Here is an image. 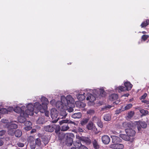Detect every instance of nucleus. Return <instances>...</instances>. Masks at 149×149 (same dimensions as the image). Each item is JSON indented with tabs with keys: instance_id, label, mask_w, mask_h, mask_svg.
<instances>
[{
	"instance_id": "4c0bfd02",
	"label": "nucleus",
	"mask_w": 149,
	"mask_h": 149,
	"mask_svg": "<svg viewBox=\"0 0 149 149\" xmlns=\"http://www.w3.org/2000/svg\"><path fill=\"white\" fill-rule=\"evenodd\" d=\"M106 95V93L103 89H101L100 90V96L101 97H105Z\"/></svg>"
},
{
	"instance_id": "393cba45",
	"label": "nucleus",
	"mask_w": 149,
	"mask_h": 149,
	"mask_svg": "<svg viewBox=\"0 0 149 149\" xmlns=\"http://www.w3.org/2000/svg\"><path fill=\"white\" fill-rule=\"evenodd\" d=\"M14 134L16 137H19L22 135V131L19 130H17L15 131Z\"/></svg>"
},
{
	"instance_id": "6e6552de",
	"label": "nucleus",
	"mask_w": 149,
	"mask_h": 149,
	"mask_svg": "<svg viewBox=\"0 0 149 149\" xmlns=\"http://www.w3.org/2000/svg\"><path fill=\"white\" fill-rule=\"evenodd\" d=\"M34 107L42 113H44L45 112V111L47 109H44L45 106L43 105L42 106L39 103H35Z\"/></svg>"
},
{
	"instance_id": "ea45409f",
	"label": "nucleus",
	"mask_w": 149,
	"mask_h": 149,
	"mask_svg": "<svg viewBox=\"0 0 149 149\" xmlns=\"http://www.w3.org/2000/svg\"><path fill=\"white\" fill-rule=\"evenodd\" d=\"M117 149H123L124 148V146L122 144L118 143L117 144Z\"/></svg>"
},
{
	"instance_id": "9d476101",
	"label": "nucleus",
	"mask_w": 149,
	"mask_h": 149,
	"mask_svg": "<svg viewBox=\"0 0 149 149\" xmlns=\"http://www.w3.org/2000/svg\"><path fill=\"white\" fill-rule=\"evenodd\" d=\"M26 108L25 106H22L21 107H17L14 109V111L16 113H19L20 115L21 113H24V109Z\"/></svg>"
},
{
	"instance_id": "20e7f679",
	"label": "nucleus",
	"mask_w": 149,
	"mask_h": 149,
	"mask_svg": "<svg viewBox=\"0 0 149 149\" xmlns=\"http://www.w3.org/2000/svg\"><path fill=\"white\" fill-rule=\"evenodd\" d=\"M34 106L31 104H29L26 106L27 109H25L24 112L28 115H33L34 110Z\"/></svg>"
},
{
	"instance_id": "4d7b16f0",
	"label": "nucleus",
	"mask_w": 149,
	"mask_h": 149,
	"mask_svg": "<svg viewBox=\"0 0 149 149\" xmlns=\"http://www.w3.org/2000/svg\"><path fill=\"white\" fill-rule=\"evenodd\" d=\"M79 149H88V148H87L86 146L81 145V147H80Z\"/></svg>"
},
{
	"instance_id": "f3484780",
	"label": "nucleus",
	"mask_w": 149,
	"mask_h": 149,
	"mask_svg": "<svg viewBox=\"0 0 149 149\" xmlns=\"http://www.w3.org/2000/svg\"><path fill=\"white\" fill-rule=\"evenodd\" d=\"M118 95L116 94H111L109 97V99L111 101H115L118 99Z\"/></svg>"
},
{
	"instance_id": "a18cd8bd",
	"label": "nucleus",
	"mask_w": 149,
	"mask_h": 149,
	"mask_svg": "<svg viewBox=\"0 0 149 149\" xmlns=\"http://www.w3.org/2000/svg\"><path fill=\"white\" fill-rule=\"evenodd\" d=\"M93 127V125L91 123H89L87 126V128L88 130L92 129Z\"/></svg>"
},
{
	"instance_id": "dca6fc26",
	"label": "nucleus",
	"mask_w": 149,
	"mask_h": 149,
	"mask_svg": "<svg viewBox=\"0 0 149 149\" xmlns=\"http://www.w3.org/2000/svg\"><path fill=\"white\" fill-rule=\"evenodd\" d=\"M124 85L126 91H130L132 87V85L129 81L125 82Z\"/></svg>"
},
{
	"instance_id": "e433bc0d",
	"label": "nucleus",
	"mask_w": 149,
	"mask_h": 149,
	"mask_svg": "<svg viewBox=\"0 0 149 149\" xmlns=\"http://www.w3.org/2000/svg\"><path fill=\"white\" fill-rule=\"evenodd\" d=\"M139 123L141 127L145 128L147 127V125L145 122L141 121L139 122Z\"/></svg>"
},
{
	"instance_id": "6ab92c4d",
	"label": "nucleus",
	"mask_w": 149,
	"mask_h": 149,
	"mask_svg": "<svg viewBox=\"0 0 149 149\" xmlns=\"http://www.w3.org/2000/svg\"><path fill=\"white\" fill-rule=\"evenodd\" d=\"M67 113L65 110L61 111L59 113V119H63L65 118Z\"/></svg>"
},
{
	"instance_id": "338daca9",
	"label": "nucleus",
	"mask_w": 149,
	"mask_h": 149,
	"mask_svg": "<svg viewBox=\"0 0 149 149\" xmlns=\"http://www.w3.org/2000/svg\"><path fill=\"white\" fill-rule=\"evenodd\" d=\"M138 130L139 131H140L141 129V128L139 126L137 127Z\"/></svg>"
},
{
	"instance_id": "8fccbe9b",
	"label": "nucleus",
	"mask_w": 149,
	"mask_h": 149,
	"mask_svg": "<svg viewBox=\"0 0 149 149\" xmlns=\"http://www.w3.org/2000/svg\"><path fill=\"white\" fill-rule=\"evenodd\" d=\"M6 133V131L3 130L0 131V136L4 135Z\"/></svg>"
},
{
	"instance_id": "5701e85b",
	"label": "nucleus",
	"mask_w": 149,
	"mask_h": 149,
	"mask_svg": "<svg viewBox=\"0 0 149 149\" xmlns=\"http://www.w3.org/2000/svg\"><path fill=\"white\" fill-rule=\"evenodd\" d=\"M85 94L84 93L83 94H78L77 95V97L79 101H83L85 99Z\"/></svg>"
},
{
	"instance_id": "de8ad7c7",
	"label": "nucleus",
	"mask_w": 149,
	"mask_h": 149,
	"mask_svg": "<svg viewBox=\"0 0 149 149\" xmlns=\"http://www.w3.org/2000/svg\"><path fill=\"white\" fill-rule=\"evenodd\" d=\"M87 113L90 115H92L94 113V111L93 109H90L87 111Z\"/></svg>"
},
{
	"instance_id": "bb28decb",
	"label": "nucleus",
	"mask_w": 149,
	"mask_h": 149,
	"mask_svg": "<svg viewBox=\"0 0 149 149\" xmlns=\"http://www.w3.org/2000/svg\"><path fill=\"white\" fill-rule=\"evenodd\" d=\"M76 104V105H77V106L79 108H84L86 106L85 104L81 102H77Z\"/></svg>"
},
{
	"instance_id": "58836bf2",
	"label": "nucleus",
	"mask_w": 149,
	"mask_h": 149,
	"mask_svg": "<svg viewBox=\"0 0 149 149\" xmlns=\"http://www.w3.org/2000/svg\"><path fill=\"white\" fill-rule=\"evenodd\" d=\"M123 126L125 127L130 128L132 127V125L130 122H126L123 124Z\"/></svg>"
},
{
	"instance_id": "e2e57ef3",
	"label": "nucleus",
	"mask_w": 149,
	"mask_h": 149,
	"mask_svg": "<svg viewBox=\"0 0 149 149\" xmlns=\"http://www.w3.org/2000/svg\"><path fill=\"white\" fill-rule=\"evenodd\" d=\"M68 111L70 112H71L73 111V109L72 107L70 108L68 110Z\"/></svg>"
},
{
	"instance_id": "aec40b11",
	"label": "nucleus",
	"mask_w": 149,
	"mask_h": 149,
	"mask_svg": "<svg viewBox=\"0 0 149 149\" xmlns=\"http://www.w3.org/2000/svg\"><path fill=\"white\" fill-rule=\"evenodd\" d=\"M82 116V114L81 112L75 113L72 115V117L74 119H78L81 118Z\"/></svg>"
},
{
	"instance_id": "a19ab883",
	"label": "nucleus",
	"mask_w": 149,
	"mask_h": 149,
	"mask_svg": "<svg viewBox=\"0 0 149 149\" xmlns=\"http://www.w3.org/2000/svg\"><path fill=\"white\" fill-rule=\"evenodd\" d=\"M0 113L2 114H6L8 113V111L6 109L2 108L0 109Z\"/></svg>"
},
{
	"instance_id": "09e8293b",
	"label": "nucleus",
	"mask_w": 149,
	"mask_h": 149,
	"mask_svg": "<svg viewBox=\"0 0 149 149\" xmlns=\"http://www.w3.org/2000/svg\"><path fill=\"white\" fill-rule=\"evenodd\" d=\"M17 145L19 147H24V143L20 142L17 143Z\"/></svg>"
},
{
	"instance_id": "6e6d98bb",
	"label": "nucleus",
	"mask_w": 149,
	"mask_h": 149,
	"mask_svg": "<svg viewBox=\"0 0 149 149\" xmlns=\"http://www.w3.org/2000/svg\"><path fill=\"white\" fill-rule=\"evenodd\" d=\"M4 141L2 139H0V146H1L3 145Z\"/></svg>"
},
{
	"instance_id": "cd10ccee",
	"label": "nucleus",
	"mask_w": 149,
	"mask_h": 149,
	"mask_svg": "<svg viewBox=\"0 0 149 149\" xmlns=\"http://www.w3.org/2000/svg\"><path fill=\"white\" fill-rule=\"evenodd\" d=\"M149 24V20L146 19L141 24V26L142 28L145 27L146 26Z\"/></svg>"
},
{
	"instance_id": "79ce46f5",
	"label": "nucleus",
	"mask_w": 149,
	"mask_h": 149,
	"mask_svg": "<svg viewBox=\"0 0 149 149\" xmlns=\"http://www.w3.org/2000/svg\"><path fill=\"white\" fill-rule=\"evenodd\" d=\"M35 143L36 145H38V146H40L41 144L40 139L39 138H37L36 139V140Z\"/></svg>"
},
{
	"instance_id": "72a5a7b5",
	"label": "nucleus",
	"mask_w": 149,
	"mask_h": 149,
	"mask_svg": "<svg viewBox=\"0 0 149 149\" xmlns=\"http://www.w3.org/2000/svg\"><path fill=\"white\" fill-rule=\"evenodd\" d=\"M104 119L105 120L108 121L111 120V117L109 114H106L104 115Z\"/></svg>"
},
{
	"instance_id": "4be33fe9",
	"label": "nucleus",
	"mask_w": 149,
	"mask_h": 149,
	"mask_svg": "<svg viewBox=\"0 0 149 149\" xmlns=\"http://www.w3.org/2000/svg\"><path fill=\"white\" fill-rule=\"evenodd\" d=\"M115 90L116 91H118L119 93L126 91L125 87L123 86H119L115 88Z\"/></svg>"
},
{
	"instance_id": "5fc2aeb1",
	"label": "nucleus",
	"mask_w": 149,
	"mask_h": 149,
	"mask_svg": "<svg viewBox=\"0 0 149 149\" xmlns=\"http://www.w3.org/2000/svg\"><path fill=\"white\" fill-rule=\"evenodd\" d=\"M147 95L146 93H145L143 95H142L140 99H144L146 98V97Z\"/></svg>"
},
{
	"instance_id": "2eb2a0df",
	"label": "nucleus",
	"mask_w": 149,
	"mask_h": 149,
	"mask_svg": "<svg viewBox=\"0 0 149 149\" xmlns=\"http://www.w3.org/2000/svg\"><path fill=\"white\" fill-rule=\"evenodd\" d=\"M56 107L59 109H63L64 104V102L63 100V99L61 100V101H58L56 102Z\"/></svg>"
},
{
	"instance_id": "864d4df0",
	"label": "nucleus",
	"mask_w": 149,
	"mask_h": 149,
	"mask_svg": "<svg viewBox=\"0 0 149 149\" xmlns=\"http://www.w3.org/2000/svg\"><path fill=\"white\" fill-rule=\"evenodd\" d=\"M1 122L4 123H8V120L6 118L2 119L1 120Z\"/></svg>"
},
{
	"instance_id": "f257e3e1",
	"label": "nucleus",
	"mask_w": 149,
	"mask_h": 149,
	"mask_svg": "<svg viewBox=\"0 0 149 149\" xmlns=\"http://www.w3.org/2000/svg\"><path fill=\"white\" fill-rule=\"evenodd\" d=\"M125 130L126 134H120L119 135L120 137L126 141L132 142L133 141V138L135 135V131L130 128H127Z\"/></svg>"
},
{
	"instance_id": "0e129e2a",
	"label": "nucleus",
	"mask_w": 149,
	"mask_h": 149,
	"mask_svg": "<svg viewBox=\"0 0 149 149\" xmlns=\"http://www.w3.org/2000/svg\"><path fill=\"white\" fill-rule=\"evenodd\" d=\"M36 132V130L35 129H32L31 131V133L32 134L33 133Z\"/></svg>"
},
{
	"instance_id": "37998d69",
	"label": "nucleus",
	"mask_w": 149,
	"mask_h": 149,
	"mask_svg": "<svg viewBox=\"0 0 149 149\" xmlns=\"http://www.w3.org/2000/svg\"><path fill=\"white\" fill-rule=\"evenodd\" d=\"M117 144L114 143L113 144H111L109 146V147L114 149H117Z\"/></svg>"
},
{
	"instance_id": "2f4dec72",
	"label": "nucleus",
	"mask_w": 149,
	"mask_h": 149,
	"mask_svg": "<svg viewBox=\"0 0 149 149\" xmlns=\"http://www.w3.org/2000/svg\"><path fill=\"white\" fill-rule=\"evenodd\" d=\"M89 120V119L84 118L81 121V124L82 126L86 124Z\"/></svg>"
},
{
	"instance_id": "603ef678",
	"label": "nucleus",
	"mask_w": 149,
	"mask_h": 149,
	"mask_svg": "<svg viewBox=\"0 0 149 149\" xmlns=\"http://www.w3.org/2000/svg\"><path fill=\"white\" fill-rule=\"evenodd\" d=\"M32 128L31 126H26L24 128V129L27 131L31 130Z\"/></svg>"
},
{
	"instance_id": "473e14b6",
	"label": "nucleus",
	"mask_w": 149,
	"mask_h": 149,
	"mask_svg": "<svg viewBox=\"0 0 149 149\" xmlns=\"http://www.w3.org/2000/svg\"><path fill=\"white\" fill-rule=\"evenodd\" d=\"M15 131L13 129L8 128V134L11 136H13L14 134Z\"/></svg>"
},
{
	"instance_id": "7ed1b4c3",
	"label": "nucleus",
	"mask_w": 149,
	"mask_h": 149,
	"mask_svg": "<svg viewBox=\"0 0 149 149\" xmlns=\"http://www.w3.org/2000/svg\"><path fill=\"white\" fill-rule=\"evenodd\" d=\"M58 114V111L55 108H52L51 110V116L52 118V123H56L59 119L57 118Z\"/></svg>"
},
{
	"instance_id": "c756f323",
	"label": "nucleus",
	"mask_w": 149,
	"mask_h": 149,
	"mask_svg": "<svg viewBox=\"0 0 149 149\" xmlns=\"http://www.w3.org/2000/svg\"><path fill=\"white\" fill-rule=\"evenodd\" d=\"M140 112L141 113V116L142 117L143 116H145L148 113V111L146 110L142 109L140 110Z\"/></svg>"
},
{
	"instance_id": "1a4fd4ad",
	"label": "nucleus",
	"mask_w": 149,
	"mask_h": 149,
	"mask_svg": "<svg viewBox=\"0 0 149 149\" xmlns=\"http://www.w3.org/2000/svg\"><path fill=\"white\" fill-rule=\"evenodd\" d=\"M93 120L94 122H96L98 126L101 128L103 127L102 122L101 120L97 117L94 116L93 118Z\"/></svg>"
},
{
	"instance_id": "49530a36",
	"label": "nucleus",
	"mask_w": 149,
	"mask_h": 149,
	"mask_svg": "<svg viewBox=\"0 0 149 149\" xmlns=\"http://www.w3.org/2000/svg\"><path fill=\"white\" fill-rule=\"evenodd\" d=\"M68 120L67 119L62 120L61 121L59 122V124L60 125H62V124L64 123H68Z\"/></svg>"
},
{
	"instance_id": "a211bd4d",
	"label": "nucleus",
	"mask_w": 149,
	"mask_h": 149,
	"mask_svg": "<svg viewBox=\"0 0 149 149\" xmlns=\"http://www.w3.org/2000/svg\"><path fill=\"white\" fill-rule=\"evenodd\" d=\"M15 121L12 122L9 124L7 127L8 128L11 129H16L17 128V125L14 123Z\"/></svg>"
},
{
	"instance_id": "c9c22d12",
	"label": "nucleus",
	"mask_w": 149,
	"mask_h": 149,
	"mask_svg": "<svg viewBox=\"0 0 149 149\" xmlns=\"http://www.w3.org/2000/svg\"><path fill=\"white\" fill-rule=\"evenodd\" d=\"M44 122V119L42 117L39 118L37 120V123L38 124H43Z\"/></svg>"
},
{
	"instance_id": "c03bdc74",
	"label": "nucleus",
	"mask_w": 149,
	"mask_h": 149,
	"mask_svg": "<svg viewBox=\"0 0 149 149\" xmlns=\"http://www.w3.org/2000/svg\"><path fill=\"white\" fill-rule=\"evenodd\" d=\"M149 37L148 35H143L141 37V39L144 41L146 40Z\"/></svg>"
},
{
	"instance_id": "3c124183",
	"label": "nucleus",
	"mask_w": 149,
	"mask_h": 149,
	"mask_svg": "<svg viewBox=\"0 0 149 149\" xmlns=\"http://www.w3.org/2000/svg\"><path fill=\"white\" fill-rule=\"evenodd\" d=\"M24 124L26 126H31L32 125V123L31 122L29 121H26Z\"/></svg>"
},
{
	"instance_id": "052dcab7",
	"label": "nucleus",
	"mask_w": 149,
	"mask_h": 149,
	"mask_svg": "<svg viewBox=\"0 0 149 149\" xmlns=\"http://www.w3.org/2000/svg\"><path fill=\"white\" fill-rule=\"evenodd\" d=\"M68 123H71L75 125L76 123L72 121L71 120H68Z\"/></svg>"
},
{
	"instance_id": "0eeeda50",
	"label": "nucleus",
	"mask_w": 149,
	"mask_h": 149,
	"mask_svg": "<svg viewBox=\"0 0 149 149\" xmlns=\"http://www.w3.org/2000/svg\"><path fill=\"white\" fill-rule=\"evenodd\" d=\"M20 116L18 118V121L20 123H23L26 121V117H28L29 115L27 114L24 113H21Z\"/></svg>"
},
{
	"instance_id": "69168bd1",
	"label": "nucleus",
	"mask_w": 149,
	"mask_h": 149,
	"mask_svg": "<svg viewBox=\"0 0 149 149\" xmlns=\"http://www.w3.org/2000/svg\"><path fill=\"white\" fill-rule=\"evenodd\" d=\"M120 109L117 110L116 111V114H119L120 113Z\"/></svg>"
},
{
	"instance_id": "4468645a",
	"label": "nucleus",
	"mask_w": 149,
	"mask_h": 149,
	"mask_svg": "<svg viewBox=\"0 0 149 149\" xmlns=\"http://www.w3.org/2000/svg\"><path fill=\"white\" fill-rule=\"evenodd\" d=\"M79 139L86 143L87 145H89L91 143V141L90 139L88 137L81 136L79 138Z\"/></svg>"
},
{
	"instance_id": "ddd939ff",
	"label": "nucleus",
	"mask_w": 149,
	"mask_h": 149,
	"mask_svg": "<svg viewBox=\"0 0 149 149\" xmlns=\"http://www.w3.org/2000/svg\"><path fill=\"white\" fill-rule=\"evenodd\" d=\"M102 140L103 143L105 144H108L110 141V138L109 136L104 135L102 137Z\"/></svg>"
},
{
	"instance_id": "f03ea898",
	"label": "nucleus",
	"mask_w": 149,
	"mask_h": 149,
	"mask_svg": "<svg viewBox=\"0 0 149 149\" xmlns=\"http://www.w3.org/2000/svg\"><path fill=\"white\" fill-rule=\"evenodd\" d=\"M44 129L45 131L49 132H52L55 130V132L56 133H57L61 130L60 127L58 125L55 124L45 126Z\"/></svg>"
},
{
	"instance_id": "774afa93",
	"label": "nucleus",
	"mask_w": 149,
	"mask_h": 149,
	"mask_svg": "<svg viewBox=\"0 0 149 149\" xmlns=\"http://www.w3.org/2000/svg\"><path fill=\"white\" fill-rule=\"evenodd\" d=\"M142 102H143V103H147V102H148V101L146 100H142Z\"/></svg>"
},
{
	"instance_id": "c85d7f7f",
	"label": "nucleus",
	"mask_w": 149,
	"mask_h": 149,
	"mask_svg": "<svg viewBox=\"0 0 149 149\" xmlns=\"http://www.w3.org/2000/svg\"><path fill=\"white\" fill-rule=\"evenodd\" d=\"M69 128V127L68 124H64L62 126L61 131H65L68 130Z\"/></svg>"
},
{
	"instance_id": "412c9836",
	"label": "nucleus",
	"mask_w": 149,
	"mask_h": 149,
	"mask_svg": "<svg viewBox=\"0 0 149 149\" xmlns=\"http://www.w3.org/2000/svg\"><path fill=\"white\" fill-rule=\"evenodd\" d=\"M86 99L90 102H93L95 100L96 98L93 95L90 94L86 97Z\"/></svg>"
},
{
	"instance_id": "a878e982",
	"label": "nucleus",
	"mask_w": 149,
	"mask_h": 149,
	"mask_svg": "<svg viewBox=\"0 0 149 149\" xmlns=\"http://www.w3.org/2000/svg\"><path fill=\"white\" fill-rule=\"evenodd\" d=\"M92 144L95 149H98L99 148V146L98 143L95 139H94L92 142Z\"/></svg>"
},
{
	"instance_id": "680f3d73",
	"label": "nucleus",
	"mask_w": 149,
	"mask_h": 149,
	"mask_svg": "<svg viewBox=\"0 0 149 149\" xmlns=\"http://www.w3.org/2000/svg\"><path fill=\"white\" fill-rule=\"evenodd\" d=\"M78 130L79 132H83L84 131V130H83V129L80 127L78 128Z\"/></svg>"
},
{
	"instance_id": "f8f14e48",
	"label": "nucleus",
	"mask_w": 149,
	"mask_h": 149,
	"mask_svg": "<svg viewBox=\"0 0 149 149\" xmlns=\"http://www.w3.org/2000/svg\"><path fill=\"white\" fill-rule=\"evenodd\" d=\"M41 101L42 105L45 106L44 109H47V105L49 103V102L47 98L45 97H42L41 99Z\"/></svg>"
},
{
	"instance_id": "7c9ffc66",
	"label": "nucleus",
	"mask_w": 149,
	"mask_h": 149,
	"mask_svg": "<svg viewBox=\"0 0 149 149\" xmlns=\"http://www.w3.org/2000/svg\"><path fill=\"white\" fill-rule=\"evenodd\" d=\"M133 105L131 104H127L124 107V108L122 109V110L124 111L125 110H128L131 108L132 107Z\"/></svg>"
},
{
	"instance_id": "9b49d317",
	"label": "nucleus",
	"mask_w": 149,
	"mask_h": 149,
	"mask_svg": "<svg viewBox=\"0 0 149 149\" xmlns=\"http://www.w3.org/2000/svg\"><path fill=\"white\" fill-rule=\"evenodd\" d=\"M111 137L112 139V142L113 143H118L121 142L122 141L119 137L117 136H111Z\"/></svg>"
},
{
	"instance_id": "f704fd0d",
	"label": "nucleus",
	"mask_w": 149,
	"mask_h": 149,
	"mask_svg": "<svg viewBox=\"0 0 149 149\" xmlns=\"http://www.w3.org/2000/svg\"><path fill=\"white\" fill-rule=\"evenodd\" d=\"M134 111H130L128 113L127 117L129 118H131L134 116Z\"/></svg>"
},
{
	"instance_id": "13d9d810",
	"label": "nucleus",
	"mask_w": 149,
	"mask_h": 149,
	"mask_svg": "<svg viewBox=\"0 0 149 149\" xmlns=\"http://www.w3.org/2000/svg\"><path fill=\"white\" fill-rule=\"evenodd\" d=\"M120 102V101L119 100H116L115 102H113V104H119V103Z\"/></svg>"
},
{
	"instance_id": "423d86ee",
	"label": "nucleus",
	"mask_w": 149,
	"mask_h": 149,
	"mask_svg": "<svg viewBox=\"0 0 149 149\" xmlns=\"http://www.w3.org/2000/svg\"><path fill=\"white\" fill-rule=\"evenodd\" d=\"M64 104L65 106L68 105L69 103H72L74 102V100L70 95H67L66 97L64 98Z\"/></svg>"
},
{
	"instance_id": "b1692460",
	"label": "nucleus",
	"mask_w": 149,
	"mask_h": 149,
	"mask_svg": "<svg viewBox=\"0 0 149 149\" xmlns=\"http://www.w3.org/2000/svg\"><path fill=\"white\" fill-rule=\"evenodd\" d=\"M73 145L75 146V148L79 149L81 147L82 144L79 141H75L73 143Z\"/></svg>"
},
{
	"instance_id": "39448f33",
	"label": "nucleus",
	"mask_w": 149,
	"mask_h": 149,
	"mask_svg": "<svg viewBox=\"0 0 149 149\" xmlns=\"http://www.w3.org/2000/svg\"><path fill=\"white\" fill-rule=\"evenodd\" d=\"M74 135L72 133H68L66 134L65 143L68 146L72 145L73 143V139L72 137Z\"/></svg>"
},
{
	"instance_id": "bf43d9fd",
	"label": "nucleus",
	"mask_w": 149,
	"mask_h": 149,
	"mask_svg": "<svg viewBox=\"0 0 149 149\" xmlns=\"http://www.w3.org/2000/svg\"><path fill=\"white\" fill-rule=\"evenodd\" d=\"M46 110H46L45 111V112H44V113H45V116H46L48 117V116H49V112L48 111H46Z\"/></svg>"
}]
</instances>
